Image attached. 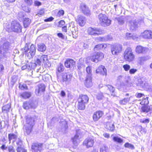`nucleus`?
Instances as JSON below:
<instances>
[{
  "label": "nucleus",
  "mask_w": 152,
  "mask_h": 152,
  "mask_svg": "<svg viewBox=\"0 0 152 152\" xmlns=\"http://www.w3.org/2000/svg\"><path fill=\"white\" fill-rule=\"evenodd\" d=\"M1 44V42H0V57L2 58L9 57L11 51L10 43L9 42H6L2 45Z\"/></svg>",
  "instance_id": "f257e3e1"
},
{
  "label": "nucleus",
  "mask_w": 152,
  "mask_h": 152,
  "mask_svg": "<svg viewBox=\"0 0 152 152\" xmlns=\"http://www.w3.org/2000/svg\"><path fill=\"white\" fill-rule=\"evenodd\" d=\"M34 121V118L28 116L26 118V124L23 128L25 132L27 134H29L31 132L33 126L35 124Z\"/></svg>",
  "instance_id": "f03ea898"
},
{
  "label": "nucleus",
  "mask_w": 152,
  "mask_h": 152,
  "mask_svg": "<svg viewBox=\"0 0 152 152\" xmlns=\"http://www.w3.org/2000/svg\"><path fill=\"white\" fill-rule=\"evenodd\" d=\"M124 59L127 62H131L134 59L135 55L131 48H127L124 53Z\"/></svg>",
  "instance_id": "7ed1b4c3"
},
{
  "label": "nucleus",
  "mask_w": 152,
  "mask_h": 152,
  "mask_svg": "<svg viewBox=\"0 0 152 152\" xmlns=\"http://www.w3.org/2000/svg\"><path fill=\"white\" fill-rule=\"evenodd\" d=\"M9 31H13L16 32H21L22 27L20 24L16 21H12L10 25L6 26Z\"/></svg>",
  "instance_id": "20e7f679"
},
{
  "label": "nucleus",
  "mask_w": 152,
  "mask_h": 152,
  "mask_svg": "<svg viewBox=\"0 0 152 152\" xmlns=\"http://www.w3.org/2000/svg\"><path fill=\"white\" fill-rule=\"evenodd\" d=\"M98 19L100 24L103 26H108L111 24V20L109 19L108 17L105 14L102 13L99 14L98 15Z\"/></svg>",
  "instance_id": "39448f33"
},
{
  "label": "nucleus",
  "mask_w": 152,
  "mask_h": 152,
  "mask_svg": "<svg viewBox=\"0 0 152 152\" xmlns=\"http://www.w3.org/2000/svg\"><path fill=\"white\" fill-rule=\"evenodd\" d=\"M24 51L27 53V55L29 58H32L35 53L36 49L34 45H31L29 48L28 47L27 44H26L24 48Z\"/></svg>",
  "instance_id": "423d86ee"
},
{
  "label": "nucleus",
  "mask_w": 152,
  "mask_h": 152,
  "mask_svg": "<svg viewBox=\"0 0 152 152\" xmlns=\"http://www.w3.org/2000/svg\"><path fill=\"white\" fill-rule=\"evenodd\" d=\"M104 56L103 53L99 52L94 53L91 56L88 57L87 59V60H91L93 62L97 63L99 61L103 59Z\"/></svg>",
  "instance_id": "0eeeda50"
},
{
  "label": "nucleus",
  "mask_w": 152,
  "mask_h": 152,
  "mask_svg": "<svg viewBox=\"0 0 152 152\" xmlns=\"http://www.w3.org/2000/svg\"><path fill=\"white\" fill-rule=\"evenodd\" d=\"M122 46L119 44H116L111 47V51L113 55H118L122 51Z\"/></svg>",
  "instance_id": "6e6552de"
},
{
  "label": "nucleus",
  "mask_w": 152,
  "mask_h": 152,
  "mask_svg": "<svg viewBox=\"0 0 152 152\" xmlns=\"http://www.w3.org/2000/svg\"><path fill=\"white\" fill-rule=\"evenodd\" d=\"M94 143V137H90L86 138L83 141V144L87 148L93 146Z\"/></svg>",
  "instance_id": "1a4fd4ad"
},
{
  "label": "nucleus",
  "mask_w": 152,
  "mask_h": 152,
  "mask_svg": "<svg viewBox=\"0 0 152 152\" xmlns=\"http://www.w3.org/2000/svg\"><path fill=\"white\" fill-rule=\"evenodd\" d=\"M149 50L148 48L139 45L137 46L135 49V52L138 54H145Z\"/></svg>",
  "instance_id": "9d476101"
},
{
  "label": "nucleus",
  "mask_w": 152,
  "mask_h": 152,
  "mask_svg": "<svg viewBox=\"0 0 152 152\" xmlns=\"http://www.w3.org/2000/svg\"><path fill=\"white\" fill-rule=\"evenodd\" d=\"M42 147V144L40 143H34L31 146L32 152H41Z\"/></svg>",
  "instance_id": "9b49d317"
},
{
  "label": "nucleus",
  "mask_w": 152,
  "mask_h": 152,
  "mask_svg": "<svg viewBox=\"0 0 152 152\" xmlns=\"http://www.w3.org/2000/svg\"><path fill=\"white\" fill-rule=\"evenodd\" d=\"M141 112L147 113L148 116H150L152 114V106H144L142 107Z\"/></svg>",
  "instance_id": "f8f14e48"
},
{
  "label": "nucleus",
  "mask_w": 152,
  "mask_h": 152,
  "mask_svg": "<svg viewBox=\"0 0 152 152\" xmlns=\"http://www.w3.org/2000/svg\"><path fill=\"white\" fill-rule=\"evenodd\" d=\"M140 36L145 39H152V31L151 30H146L141 34Z\"/></svg>",
  "instance_id": "ddd939ff"
},
{
  "label": "nucleus",
  "mask_w": 152,
  "mask_h": 152,
  "mask_svg": "<svg viewBox=\"0 0 152 152\" xmlns=\"http://www.w3.org/2000/svg\"><path fill=\"white\" fill-rule=\"evenodd\" d=\"M87 32L89 34L92 35H98L100 34L99 29L96 28H89Z\"/></svg>",
  "instance_id": "4468645a"
},
{
  "label": "nucleus",
  "mask_w": 152,
  "mask_h": 152,
  "mask_svg": "<svg viewBox=\"0 0 152 152\" xmlns=\"http://www.w3.org/2000/svg\"><path fill=\"white\" fill-rule=\"evenodd\" d=\"M96 73L97 74H100L102 75H107V70L105 67L101 65L96 70Z\"/></svg>",
  "instance_id": "2eb2a0df"
},
{
  "label": "nucleus",
  "mask_w": 152,
  "mask_h": 152,
  "mask_svg": "<svg viewBox=\"0 0 152 152\" xmlns=\"http://www.w3.org/2000/svg\"><path fill=\"white\" fill-rule=\"evenodd\" d=\"M75 64V61L73 60L68 58L65 61V67L68 68H74Z\"/></svg>",
  "instance_id": "dca6fc26"
},
{
  "label": "nucleus",
  "mask_w": 152,
  "mask_h": 152,
  "mask_svg": "<svg viewBox=\"0 0 152 152\" xmlns=\"http://www.w3.org/2000/svg\"><path fill=\"white\" fill-rule=\"evenodd\" d=\"M103 113L101 111L95 112L93 115V118L94 121H98L102 116Z\"/></svg>",
  "instance_id": "f3484780"
},
{
  "label": "nucleus",
  "mask_w": 152,
  "mask_h": 152,
  "mask_svg": "<svg viewBox=\"0 0 152 152\" xmlns=\"http://www.w3.org/2000/svg\"><path fill=\"white\" fill-rule=\"evenodd\" d=\"M80 8L83 12L87 15H90V10L88 7L84 4H82L80 5Z\"/></svg>",
  "instance_id": "a211bd4d"
},
{
  "label": "nucleus",
  "mask_w": 152,
  "mask_h": 152,
  "mask_svg": "<svg viewBox=\"0 0 152 152\" xmlns=\"http://www.w3.org/2000/svg\"><path fill=\"white\" fill-rule=\"evenodd\" d=\"M124 78V77L122 75H120L118 77L116 86L118 88L120 89L121 87L123 86V81Z\"/></svg>",
  "instance_id": "6ab92c4d"
},
{
  "label": "nucleus",
  "mask_w": 152,
  "mask_h": 152,
  "mask_svg": "<svg viewBox=\"0 0 152 152\" xmlns=\"http://www.w3.org/2000/svg\"><path fill=\"white\" fill-rule=\"evenodd\" d=\"M45 87L44 84H39L37 88H36L35 90L36 94L38 95H39L42 93L45 90Z\"/></svg>",
  "instance_id": "aec40b11"
},
{
  "label": "nucleus",
  "mask_w": 152,
  "mask_h": 152,
  "mask_svg": "<svg viewBox=\"0 0 152 152\" xmlns=\"http://www.w3.org/2000/svg\"><path fill=\"white\" fill-rule=\"evenodd\" d=\"M88 98L87 96L81 95L79 96L78 99V102H82L87 104L88 101Z\"/></svg>",
  "instance_id": "412c9836"
},
{
  "label": "nucleus",
  "mask_w": 152,
  "mask_h": 152,
  "mask_svg": "<svg viewBox=\"0 0 152 152\" xmlns=\"http://www.w3.org/2000/svg\"><path fill=\"white\" fill-rule=\"evenodd\" d=\"M105 128L111 131H113L115 128L113 121H111L107 122L106 123Z\"/></svg>",
  "instance_id": "4be33fe9"
},
{
  "label": "nucleus",
  "mask_w": 152,
  "mask_h": 152,
  "mask_svg": "<svg viewBox=\"0 0 152 152\" xmlns=\"http://www.w3.org/2000/svg\"><path fill=\"white\" fill-rule=\"evenodd\" d=\"M91 76H87L85 80V84L87 88H90L92 85L91 81Z\"/></svg>",
  "instance_id": "5701e85b"
},
{
  "label": "nucleus",
  "mask_w": 152,
  "mask_h": 152,
  "mask_svg": "<svg viewBox=\"0 0 152 152\" xmlns=\"http://www.w3.org/2000/svg\"><path fill=\"white\" fill-rule=\"evenodd\" d=\"M77 21L79 25L80 26H82L85 24L86 20L84 17L82 16H79L78 17Z\"/></svg>",
  "instance_id": "b1692460"
},
{
  "label": "nucleus",
  "mask_w": 152,
  "mask_h": 152,
  "mask_svg": "<svg viewBox=\"0 0 152 152\" xmlns=\"http://www.w3.org/2000/svg\"><path fill=\"white\" fill-rule=\"evenodd\" d=\"M150 58L148 56H142L139 57L137 58L138 62L141 65L143 64L144 62Z\"/></svg>",
  "instance_id": "393cba45"
},
{
  "label": "nucleus",
  "mask_w": 152,
  "mask_h": 152,
  "mask_svg": "<svg viewBox=\"0 0 152 152\" xmlns=\"http://www.w3.org/2000/svg\"><path fill=\"white\" fill-rule=\"evenodd\" d=\"M17 144L18 145L17 149V152H27L26 150L24 148L21 141L17 143Z\"/></svg>",
  "instance_id": "a878e982"
},
{
  "label": "nucleus",
  "mask_w": 152,
  "mask_h": 152,
  "mask_svg": "<svg viewBox=\"0 0 152 152\" xmlns=\"http://www.w3.org/2000/svg\"><path fill=\"white\" fill-rule=\"evenodd\" d=\"M23 107L26 110L30 108H35L33 106V104L30 102H24L23 104Z\"/></svg>",
  "instance_id": "bb28decb"
},
{
  "label": "nucleus",
  "mask_w": 152,
  "mask_h": 152,
  "mask_svg": "<svg viewBox=\"0 0 152 152\" xmlns=\"http://www.w3.org/2000/svg\"><path fill=\"white\" fill-rule=\"evenodd\" d=\"M11 109V104H8L2 107V112L3 113H8Z\"/></svg>",
  "instance_id": "cd10ccee"
},
{
  "label": "nucleus",
  "mask_w": 152,
  "mask_h": 152,
  "mask_svg": "<svg viewBox=\"0 0 152 152\" xmlns=\"http://www.w3.org/2000/svg\"><path fill=\"white\" fill-rule=\"evenodd\" d=\"M129 26L130 30H134L137 27V23L135 20L132 21L130 23Z\"/></svg>",
  "instance_id": "c85d7f7f"
},
{
  "label": "nucleus",
  "mask_w": 152,
  "mask_h": 152,
  "mask_svg": "<svg viewBox=\"0 0 152 152\" xmlns=\"http://www.w3.org/2000/svg\"><path fill=\"white\" fill-rule=\"evenodd\" d=\"M38 50L41 52H44L46 49L45 45L44 44H40L37 45Z\"/></svg>",
  "instance_id": "c756f323"
},
{
  "label": "nucleus",
  "mask_w": 152,
  "mask_h": 152,
  "mask_svg": "<svg viewBox=\"0 0 152 152\" xmlns=\"http://www.w3.org/2000/svg\"><path fill=\"white\" fill-rule=\"evenodd\" d=\"M111 137L112 138L113 140L115 142L121 144L123 142V140L121 138L117 136H114L113 134L111 135Z\"/></svg>",
  "instance_id": "7c9ffc66"
},
{
  "label": "nucleus",
  "mask_w": 152,
  "mask_h": 152,
  "mask_svg": "<svg viewBox=\"0 0 152 152\" xmlns=\"http://www.w3.org/2000/svg\"><path fill=\"white\" fill-rule=\"evenodd\" d=\"M18 136L17 133H16V134L14 133H10L8 134V138L9 141L12 140H13L14 141L15 139L17 138Z\"/></svg>",
  "instance_id": "2f4dec72"
},
{
  "label": "nucleus",
  "mask_w": 152,
  "mask_h": 152,
  "mask_svg": "<svg viewBox=\"0 0 152 152\" xmlns=\"http://www.w3.org/2000/svg\"><path fill=\"white\" fill-rule=\"evenodd\" d=\"M70 77V75L67 74L66 73L62 74L61 80L63 82H66L67 80L68 77L69 78Z\"/></svg>",
  "instance_id": "473e14b6"
},
{
  "label": "nucleus",
  "mask_w": 152,
  "mask_h": 152,
  "mask_svg": "<svg viewBox=\"0 0 152 152\" xmlns=\"http://www.w3.org/2000/svg\"><path fill=\"white\" fill-rule=\"evenodd\" d=\"M107 47V45L105 44H99L96 45L94 48V50H96L101 49L102 48H105Z\"/></svg>",
  "instance_id": "72a5a7b5"
},
{
  "label": "nucleus",
  "mask_w": 152,
  "mask_h": 152,
  "mask_svg": "<svg viewBox=\"0 0 152 152\" xmlns=\"http://www.w3.org/2000/svg\"><path fill=\"white\" fill-rule=\"evenodd\" d=\"M86 103L78 102V108L79 110H84L85 108V104Z\"/></svg>",
  "instance_id": "f704fd0d"
},
{
  "label": "nucleus",
  "mask_w": 152,
  "mask_h": 152,
  "mask_svg": "<svg viewBox=\"0 0 152 152\" xmlns=\"http://www.w3.org/2000/svg\"><path fill=\"white\" fill-rule=\"evenodd\" d=\"M31 20L28 18H25L23 21V25L25 28H26L30 25Z\"/></svg>",
  "instance_id": "c9c22d12"
},
{
  "label": "nucleus",
  "mask_w": 152,
  "mask_h": 152,
  "mask_svg": "<svg viewBox=\"0 0 152 152\" xmlns=\"http://www.w3.org/2000/svg\"><path fill=\"white\" fill-rule=\"evenodd\" d=\"M109 90L111 93L112 95L115 96V94L114 93L115 88L113 86L110 85H107L106 86Z\"/></svg>",
  "instance_id": "e433bc0d"
},
{
  "label": "nucleus",
  "mask_w": 152,
  "mask_h": 152,
  "mask_svg": "<svg viewBox=\"0 0 152 152\" xmlns=\"http://www.w3.org/2000/svg\"><path fill=\"white\" fill-rule=\"evenodd\" d=\"M96 99L99 100H102L104 98V96L103 95V93L101 92H99L95 95Z\"/></svg>",
  "instance_id": "4c0bfd02"
},
{
  "label": "nucleus",
  "mask_w": 152,
  "mask_h": 152,
  "mask_svg": "<svg viewBox=\"0 0 152 152\" xmlns=\"http://www.w3.org/2000/svg\"><path fill=\"white\" fill-rule=\"evenodd\" d=\"M130 99V98H124L123 99L120 100L119 103L121 105H125L129 101Z\"/></svg>",
  "instance_id": "58836bf2"
},
{
  "label": "nucleus",
  "mask_w": 152,
  "mask_h": 152,
  "mask_svg": "<svg viewBox=\"0 0 152 152\" xmlns=\"http://www.w3.org/2000/svg\"><path fill=\"white\" fill-rule=\"evenodd\" d=\"M140 123L144 124H147L150 122V119L148 118H144L140 119Z\"/></svg>",
  "instance_id": "ea45409f"
},
{
  "label": "nucleus",
  "mask_w": 152,
  "mask_h": 152,
  "mask_svg": "<svg viewBox=\"0 0 152 152\" xmlns=\"http://www.w3.org/2000/svg\"><path fill=\"white\" fill-rule=\"evenodd\" d=\"M115 19L118 21V23L120 24H123L124 23L125 19L124 17L116 18Z\"/></svg>",
  "instance_id": "a19ab883"
},
{
  "label": "nucleus",
  "mask_w": 152,
  "mask_h": 152,
  "mask_svg": "<svg viewBox=\"0 0 152 152\" xmlns=\"http://www.w3.org/2000/svg\"><path fill=\"white\" fill-rule=\"evenodd\" d=\"M21 96L23 98L26 99L30 97L31 94L29 92H25L23 93Z\"/></svg>",
  "instance_id": "79ce46f5"
},
{
  "label": "nucleus",
  "mask_w": 152,
  "mask_h": 152,
  "mask_svg": "<svg viewBox=\"0 0 152 152\" xmlns=\"http://www.w3.org/2000/svg\"><path fill=\"white\" fill-rule=\"evenodd\" d=\"M124 146L125 148L131 149H134V147L133 145L128 142H126L125 143Z\"/></svg>",
  "instance_id": "37998d69"
},
{
  "label": "nucleus",
  "mask_w": 152,
  "mask_h": 152,
  "mask_svg": "<svg viewBox=\"0 0 152 152\" xmlns=\"http://www.w3.org/2000/svg\"><path fill=\"white\" fill-rule=\"evenodd\" d=\"M83 136V133L80 129L78 130L77 131V140L80 139Z\"/></svg>",
  "instance_id": "c03bdc74"
},
{
  "label": "nucleus",
  "mask_w": 152,
  "mask_h": 152,
  "mask_svg": "<svg viewBox=\"0 0 152 152\" xmlns=\"http://www.w3.org/2000/svg\"><path fill=\"white\" fill-rule=\"evenodd\" d=\"M41 58H43L42 62L44 63H46L47 61H48V57L47 55H42L41 56Z\"/></svg>",
  "instance_id": "a18cd8bd"
},
{
  "label": "nucleus",
  "mask_w": 152,
  "mask_h": 152,
  "mask_svg": "<svg viewBox=\"0 0 152 152\" xmlns=\"http://www.w3.org/2000/svg\"><path fill=\"white\" fill-rule=\"evenodd\" d=\"M86 71L88 73V76H91V67L90 66H88L86 68Z\"/></svg>",
  "instance_id": "49530a36"
},
{
  "label": "nucleus",
  "mask_w": 152,
  "mask_h": 152,
  "mask_svg": "<svg viewBox=\"0 0 152 152\" xmlns=\"http://www.w3.org/2000/svg\"><path fill=\"white\" fill-rule=\"evenodd\" d=\"M123 68L124 69V70L125 71H127L129 70H130V66L129 64H126L124 65L123 66Z\"/></svg>",
  "instance_id": "de8ad7c7"
},
{
  "label": "nucleus",
  "mask_w": 152,
  "mask_h": 152,
  "mask_svg": "<svg viewBox=\"0 0 152 152\" xmlns=\"http://www.w3.org/2000/svg\"><path fill=\"white\" fill-rule=\"evenodd\" d=\"M107 147L104 145H103L101 147L100 150V152H107Z\"/></svg>",
  "instance_id": "09e8293b"
},
{
  "label": "nucleus",
  "mask_w": 152,
  "mask_h": 152,
  "mask_svg": "<svg viewBox=\"0 0 152 152\" xmlns=\"http://www.w3.org/2000/svg\"><path fill=\"white\" fill-rule=\"evenodd\" d=\"M44 10L43 9H41L37 13V15L40 17L42 15H44Z\"/></svg>",
  "instance_id": "8fccbe9b"
},
{
  "label": "nucleus",
  "mask_w": 152,
  "mask_h": 152,
  "mask_svg": "<svg viewBox=\"0 0 152 152\" xmlns=\"http://www.w3.org/2000/svg\"><path fill=\"white\" fill-rule=\"evenodd\" d=\"M64 66L61 64H60L59 67L58 68V71L59 72L62 71L63 70Z\"/></svg>",
  "instance_id": "3c124183"
},
{
  "label": "nucleus",
  "mask_w": 152,
  "mask_h": 152,
  "mask_svg": "<svg viewBox=\"0 0 152 152\" xmlns=\"http://www.w3.org/2000/svg\"><path fill=\"white\" fill-rule=\"evenodd\" d=\"M148 103V98L146 97L145 98H144L142 101L140 102V104L142 105L147 104Z\"/></svg>",
  "instance_id": "603ef678"
},
{
  "label": "nucleus",
  "mask_w": 152,
  "mask_h": 152,
  "mask_svg": "<svg viewBox=\"0 0 152 152\" xmlns=\"http://www.w3.org/2000/svg\"><path fill=\"white\" fill-rule=\"evenodd\" d=\"M132 34L131 33H127L126 34L125 38L128 39H132Z\"/></svg>",
  "instance_id": "864d4df0"
},
{
  "label": "nucleus",
  "mask_w": 152,
  "mask_h": 152,
  "mask_svg": "<svg viewBox=\"0 0 152 152\" xmlns=\"http://www.w3.org/2000/svg\"><path fill=\"white\" fill-rule=\"evenodd\" d=\"M137 71L136 69L132 68L129 70V73L130 74H134Z\"/></svg>",
  "instance_id": "5fc2aeb1"
},
{
  "label": "nucleus",
  "mask_w": 152,
  "mask_h": 152,
  "mask_svg": "<svg viewBox=\"0 0 152 152\" xmlns=\"http://www.w3.org/2000/svg\"><path fill=\"white\" fill-rule=\"evenodd\" d=\"M8 150L9 152H15L14 147L11 145L9 146L8 147Z\"/></svg>",
  "instance_id": "6e6d98bb"
},
{
  "label": "nucleus",
  "mask_w": 152,
  "mask_h": 152,
  "mask_svg": "<svg viewBox=\"0 0 152 152\" xmlns=\"http://www.w3.org/2000/svg\"><path fill=\"white\" fill-rule=\"evenodd\" d=\"M65 24V22L64 21L61 20L58 22V27H61L63 25H64Z\"/></svg>",
  "instance_id": "4d7b16f0"
},
{
  "label": "nucleus",
  "mask_w": 152,
  "mask_h": 152,
  "mask_svg": "<svg viewBox=\"0 0 152 152\" xmlns=\"http://www.w3.org/2000/svg\"><path fill=\"white\" fill-rule=\"evenodd\" d=\"M98 39L102 42L107 41V39H106V37H99L98 38Z\"/></svg>",
  "instance_id": "13d9d810"
},
{
  "label": "nucleus",
  "mask_w": 152,
  "mask_h": 152,
  "mask_svg": "<svg viewBox=\"0 0 152 152\" xmlns=\"http://www.w3.org/2000/svg\"><path fill=\"white\" fill-rule=\"evenodd\" d=\"M113 149L117 151L119 150L121 148L120 146L117 145H113Z\"/></svg>",
  "instance_id": "bf43d9fd"
},
{
  "label": "nucleus",
  "mask_w": 152,
  "mask_h": 152,
  "mask_svg": "<svg viewBox=\"0 0 152 152\" xmlns=\"http://www.w3.org/2000/svg\"><path fill=\"white\" fill-rule=\"evenodd\" d=\"M138 36L135 34H132V39L134 40H137L138 38Z\"/></svg>",
  "instance_id": "052dcab7"
},
{
  "label": "nucleus",
  "mask_w": 152,
  "mask_h": 152,
  "mask_svg": "<svg viewBox=\"0 0 152 152\" xmlns=\"http://www.w3.org/2000/svg\"><path fill=\"white\" fill-rule=\"evenodd\" d=\"M79 61L80 62H81L80 64L81 66H80L79 65H78V69H81L82 67H83V59L82 58H80V60Z\"/></svg>",
  "instance_id": "680f3d73"
},
{
  "label": "nucleus",
  "mask_w": 152,
  "mask_h": 152,
  "mask_svg": "<svg viewBox=\"0 0 152 152\" xmlns=\"http://www.w3.org/2000/svg\"><path fill=\"white\" fill-rule=\"evenodd\" d=\"M0 148L3 150H6L8 149L7 146L5 145H3L0 147Z\"/></svg>",
  "instance_id": "e2e57ef3"
},
{
  "label": "nucleus",
  "mask_w": 152,
  "mask_h": 152,
  "mask_svg": "<svg viewBox=\"0 0 152 152\" xmlns=\"http://www.w3.org/2000/svg\"><path fill=\"white\" fill-rule=\"evenodd\" d=\"M24 1L28 5H31L33 3L32 0H24Z\"/></svg>",
  "instance_id": "0e129e2a"
},
{
  "label": "nucleus",
  "mask_w": 152,
  "mask_h": 152,
  "mask_svg": "<svg viewBox=\"0 0 152 152\" xmlns=\"http://www.w3.org/2000/svg\"><path fill=\"white\" fill-rule=\"evenodd\" d=\"M57 35L58 37L61 38L62 39H64V36L61 33H58Z\"/></svg>",
  "instance_id": "69168bd1"
},
{
  "label": "nucleus",
  "mask_w": 152,
  "mask_h": 152,
  "mask_svg": "<svg viewBox=\"0 0 152 152\" xmlns=\"http://www.w3.org/2000/svg\"><path fill=\"white\" fill-rule=\"evenodd\" d=\"M53 19L54 18L53 17H51L48 19H45V22L51 21H52Z\"/></svg>",
  "instance_id": "338daca9"
},
{
  "label": "nucleus",
  "mask_w": 152,
  "mask_h": 152,
  "mask_svg": "<svg viewBox=\"0 0 152 152\" xmlns=\"http://www.w3.org/2000/svg\"><path fill=\"white\" fill-rule=\"evenodd\" d=\"M18 17L20 18H23L24 17V14L21 12H20L18 13Z\"/></svg>",
  "instance_id": "774afa93"
}]
</instances>
